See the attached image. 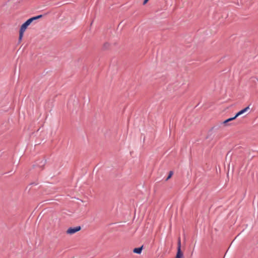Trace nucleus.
<instances>
[{
  "label": "nucleus",
  "mask_w": 258,
  "mask_h": 258,
  "mask_svg": "<svg viewBox=\"0 0 258 258\" xmlns=\"http://www.w3.org/2000/svg\"><path fill=\"white\" fill-rule=\"evenodd\" d=\"M173 175V172L172 171H170L169 172V175L167 177V178H166V180H168L169 178H171V177Z\"/></svg>",
  "instance_id": "nucleus-7"
},
{
  "label": "nucleus",
  "mask_w": 258,
  "mask_h": 258,
  "mask_svg": "<svg viewBox=\"0 0 258 258\" xmlns=\"http://www.w3.org/2000/svg\"><path fill=\"white\" fill-rule=\"evenodd\" d=\"M42 17V15H39L36 17H34L32 18H31L27 20L26 22L29 25L34 20H36L37 19H38L39 18H40Z\"/></svg>",
  "instance_id": "nucleus-4"
},
{
  "label": "nucleus",
  "mask_w": 258,
  "mask_h": 258,
  "mask_svg": "<svg viewBox=\"0 0 258 258\" xmlns=\"http://www.w3.org/2000/svg\"><path fill=\"white\" fill-rule=\"evenodd\" d=\"M149 0H144L143 2V5H145L148 2Z\"/></svg>",
  "instance_id": "nucleus-9"
},
{
  "label": "nucleus",
  "mask_w": 258,
  "mask_h": 258,
  "mask_svg": "<svg viewBox=\"0 0 258 258\" xmlns=\"http://www.w3.org/2000/svg\"><path fill=\"white\" fill-rule=\"evenodd\" d=\"M80 230H81L80 226H77V227H70L67 230L66 232L68 234L72 235V234H73L75 233L76 232L80 231Z\"/></svg>",
  "instance_id": "nucleus-3"
},
{
  "label": "nucleus",
  "mask_w": 258,
  "mask_h": 258,
  "mask_svg": "<svg viewBox=\"0 0 258 258\" xmlns=\"http://www.w3.org/2000/svg\"><path fill=\"white\" fill-rule=\"evenodd\" d=\"M228 122V121L227 120V119H226V120H225L224 122H223V123L224 124H226V123Z\"/></svg>",
  "instance_id": "nucleus-10"
},
{
  "label": "nucleus",
  "mask_w": 258,
  "mask_h": 258,
  "mask_svg": "<svg viewBox=\"0 0 258 258\" xmlns=\"http://www.w3.org/2000/svg\"><path fill=\"white\" fill-rule=\"evenodd\" d=\"M249 106H247L245 107V108L242 109L240 111H239L238 113H236V114L235 115L236 117H238V116L241 115L242 114L245 112L246 111H247L249 109Z\"/></svg>",
  "instance_id": "nucleus-5"
},
{
  "label": "nucleus",
  "mask_w": 258,
  "mask_h": 258,
  "mask_svg": "<svg viewBox=\"0 0 258 258\" xmlns=\"http://www.w3.org/2000/svg\"><path fill=\"white\" fill-rule=\"evenodd\" d=\"M28 26H29L28 24L26 22H25L21 26L20 31H19V41H21L22 40V37L23 36L24 33L25 31V30H26V29Z\"/></svg>",
  "instance_id": "nucleus-1"
},
{
  "label": "nucleus",
  "mask_w": 258,
  "mask_h": 258,
  "mask_svg": "<svg viewBox=\"0 0 258 258\" xmlns=\"http://www.w3.org/2000/svg\"><path fill=\"white\" fill-rule=\"evenodd\" d=\"M142 248H143V246L140 247L135 248L134 249L133 252L134 253L140 254V253H141Z\"/></svg>",
  "instance_id": "nucleus-6"
},
{
  "label": "nucleus",
  "mask_w": 258,
  "mask_h": 258,
  "mask_svg": "<svg viewBox=\"0 0 258 258\" xmlns=\"http://www.w3.org/2000/svg\"><path fill=\"white\" fill-rule=\"evenodd\" d=\"M236 117L235 116H234L233 117H231V118H229L228 119H227V120L229 121H232L234 119H235Z\"/></svg>",
  "instance_id": "nucleus-8"
},
{
  "label": "nucleus",
  "mask_w": 258,
  "mask_h": 258,
  "mask_svg": "<svg viewBox=\"0 0 258 258\" xmlns=\"http://www.w3.org/2000/svg\"><path fill=\"white\" fill-rule=\"evenodd\" d=\"M177 245V252L176 258H183V253L181 251V240L180 237L178 238Z\"/></svg>",
  "instance_id": "nucleus-2"
}]
</instances>
